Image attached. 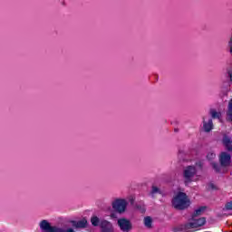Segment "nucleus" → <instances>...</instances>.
Instances as JSON below:
<instances>
[{
  "mask_svg": "<svg viewBox=\"0 0 232 232\" xmlns=\"http://www.w3.org/2000/svg\"><path fill=\"white\" fill-rule=\"evenodd\" d=\"M189 204H191V202L189 201L188 195L184 192H178L172 199V206L175 209H188Z\"/></svg>",
  "mask_w": 232,
  "mask_h": 232,
  "instance_id": "obj_1",
  "label": "nucleus"
},
{
  "mask_svg": "<svg viewBox=\"0 0 232 232\" xmlns=\"http://www.w3.org/2000/svg\"><path fill=\"white\" fill-rule=\"evenodd\" d=\"M206 224V218H198L196 216H192V218L189 219L188 223H186L183 227L185 231H191V229H197V227H202Z\"/></svg>",
  "mask_w": 232,
  "mask_h": 232,
  "instance_id": "obj_2",
  "label": "nucleus"
},
{
  "mask_svg": "<svg viewBox=\"0 0 232 232\" xmlns=\"http://www.w3.org/2000/svg\"><path fill=\"white\" fill-rule=\"evenodd\" d=\"M111 208L116 213L122 215L126 213V209H128V200L122 198H116L111 201Z\"/></svg>",
  "mask_w": 232,
  "mask_h": 232,
  "instance_id": "obj_3",
  "label": "nucleus"
},
{
  "mask_svg": "<svg viewBox=\"0 0 232 232\" xmlns=\"http://www.w3.org/2000/svg\"><path fill=\"white\" fill-rule=\"evenodd\" d=\"M197 166H187L183 169V179L185 184H191L195 180V175H197Z\"/></svg>",
  "mask_w": 232,
  "mask_h": 232,
  "instance_id": "obj_4",
  "label": "nucleus"
},
{
  "mask_svg": "<svg viewBox=\"0 0 232 232\" xmlns=\"http://www.w3.org/2000/svg\"><path fill=\"white\" fill-rule=\"evenodd\" d=\"M218 159L221 168H229L231 166V154L229 152H220Z\"/></svg>",
  "mask_w": 232,
  "mask_h": 232,
  "instance_id": "obj_5",
  "label": "nucleus"
},
{
  "mask_svg": "<svg viewBox=\"0 0 232 232\" xmlns=\"http://www.w3.org/2000/svg\"><path fill=\"white\" fill-rule=\"evenodd\" d=\"M40 229L44 232H59V228L57 227H53L46 219L40 222Z\"/></svg>",
  "mask_w": 232,
  "mask_h": 232,
  "instance_id": "obj_6",
  "label": "nucleus"
},
{
  "mask_svg": "<svg viewBox=\"0 0 232 232\" xmlns=\"http://www.w3.org/2000/svg\"><path fill=\"white\" fill-rule=\"evenodd\" d=\"M118 226L121 231L128 232L131 229V223L126 218L118 219Z\"/></svg>",
  "mask_w": 232,
  "mask_h": 232,
  "instance_id": "obj_7",
  "label": "nucleus"
},
{
  "mask_svg": "<svg viewBox=\"0 0 232 232\" xmlns=\"http://www.w3.org/2000/svg\"><path fill=\"white\" fill-rule=\"evenodd\" d=\"M213 119L205 116L203 117V130L204 131H206V133H209V131H211V130H213Z\"/></svg>",
  "mask_w": 232,
  "mask_h": 232,
  "instance_id": "obj_8",
  "label": "nucleus"
},
{
  "mask_svg": "<svg viewBox=\"0 0 232 232\" xmlns=\"http://www.w3.org/2000/svg\"><path fill=\"white\" fill-rule=\"evenodd\" d=\"M100 227L102 229V232H113V225L108 220H102Z\"/></svg>",
  "mask_w": 232,
  "mask_h": 232,
  "instance_id": "obj_9",
  "label": "nucleus"
},
{
  "mask_svg": "<svg viewBox=\"0 0 232 232\" xmlns=\"http://www.w3.org/2000/svg\"><path fill=\"white\" fill-rule=\"evenodd\" d=\"M208 115L211 117V119H220V117H222V112L217 111L215 108H211L208 111Z\"/></svg>",
  "mask_w": 232,
  "mask_h": 232,
  "instance_id": "obj_10",
  "label": "nucleus"
},
{
  "mask_svg": "<svg viewBox=\"0 0 232 232\" xmlns=\"http://www.w3.org/2000/svg\"><path fill=\"white\" fill-rule=\"evenodd\" d=\"M223 145L227 150V151H232V140L231 138L225 136L223 138Z\"/></svg>",
  "mask_w": 232,
  "mask_h": 232,
  "instance_id": "obj_11",
  "label": "nucleus"
},
{
  "mask_svg": "<svg viewBox=\"0 0 232 232\" xmlns=\"http://www.w3.org/2000/svg\"><path fill=\"white\" fill-rule=\"evenodd\" d=\"M87 224H88V221L86 219H82L78 222H73L72 226L73 227H76V228H82V227H86Z\"/></svg>",
  "mask_w": 232,
  "mask_h": 232,
  "instance_id": "obj_12",
  "label": "nucleus"
},
{
  "mask_svg": "<svg viewBox=\"0 0 232 232\" xmlns=\"http://www.w3.org/2000/svg\"><path fill=\"white\" fill-rule=\"evenodd\" d=\"M91 223L94 227H97V226H101V219L97 216H92L91 218Z\"/></svg>",
  "mask_w": 232,
  "mask_h": 232,
  "instance_id": "obj_13",
  "label": "nucleus"
},
{
  "mask_svg": "<svg viewBox=\"0 0 232 232\" xmlns=\"http://www.w3.org/2000/svg\"><path fill=\"white\" fill-rule=\"evenodd\" d=\"M204 211H206V207H199L198 208H197L192 217H200V215H202L204 213Z\"/></svg>",
  "mask_w": 232,
  "mask_h": 232,
  "instance_id": "obj_14",
  "label": "nucleus"
},
{
  "mask_svg": "<svg viewBox=\"0 0 232 232\" xmlns=\"http://www.w3.org/2000/svg\"><path fill=\"white\" fill-rule=\"evenodd\" d=\"M153 220L150 218V217H147L144 218V226L146 227H151V224H152Z\"/></svg>",
  "mask_w": 232,
  "mask_h": 232,
  "instance_id": "obj_15",
  "label": "nucleus"
},
{
  "mask_svg": "<svg viewBox=\"0 0 232 232\" xmlns=\"http://www.w3.org/2000/svg\"><path fill=\"white\" fill-rule=\"evenodd\" d=\"M217 158V154H215V152L210 151L207 154V159L208 160H214V159Z\"/></svg>",
  "mask_w": 232,
  "mask_h": 232,
  "instance_id": "obj_16",
  "label": "nucleus"
},
{
  "mask_svg": "<svg viewBox=\"0 0 232 232\" xmlns=\"http://www.w3.org/2000/svg\"><path fill=\"white\" fill-rule=\"evenodd\" d=\"M207 189L208 191H215V189H218L217 185H215L214 183H208L207 186Z\"/></svg>",
  "mask_w": 232,
  "mask_h": 232,
  "instance_id": "obj_17",
  "label": "nucleus"
},
{
  "mask_svg": "<svg viewBox=\"0 0 232 232\" xmlns=\"http://www.w3.org/2000/svg\"><path fill=\"white\" fill-rule=\"evenodd\" d=\"M212 168L215 169V171H220V166L215 162L211 163Z\"/></svg>",
  "mask_w": 232,
  "mask_h": 232,
  "instance_id": "obj_18",
  "label": "nucleus"
},
{
  "mask_svg": "<svg viewBox=\"0 0 232 232\" xmlns=\"http://www.w3.org/2000/svg\"><path fill=\"white\" fill-rule=\"evenodd\" d=\"M157 193H160V189H159L157 187L153 186L151 189V195H155Z\"/></svg>",
  "mask_w": 232,
  "mask_h": 232,
  "instance_id": "obj_19",
  "label": "nucleus"
},
{
  "mask_svg": "<svg viewBox=\"0 0 232 232\" xmlns=\"http://www.w3.org/2000/svg\"><path fill=\"white\" fill-rule=\"evenodd\" d=\"M228 46H229V49H230V53L232 54V35L228 41Z\"/></svg>",
  "mask_w": 232,
  "mask_h": 232,
  "instance_id": "obj_20",
  "label": "nucleus"
},
{
  "mask_svg": "<svg viewBox=\"0 0 232 232\" xmlns=\"http://www.w3.org/2000/svg\"><path fill=\"white\" fill-rule=\"evenodd\" d=\"M226 208L231 210L232 209V201L227 203Z\"/></svg>",
  "mask_w": 232,
  "mask_h": 232,
  "instance_id": "obj_21",
  "label": "nucleus"
},
{
  "mask_svg": "<svg viewBox=\"0 0 232 232\" xmlns=\"http://www.w3.org/2000/svg\"><path fill=\"white\" fill-rule=\"evenodd\" d=\"M59 232H75V230H73L72 228H68L66 230H59Z\"/></svg>",
  "mask_w": 232,
  "mask_h": 232,
  "instance_id": "obj_22",
  "label": "nucleus"
},
{
  "mask_svg": "<svg viewBox=\"0 0 232 232\" xmlns=\"http://www.w3.org/2000/svg\"><path fill=\"white\" fill-rule=\"evenodd\" d=\"M111 218H117V215L115 213L111 214Z\"/></svg>",
  "mask_w": 232,
  "mask_h": 232,
  "instance_id": "obj_23",
  "label": "nucleus"
},
{
  "mask_svg": "<svg viewBox=\"0 0 232 232\" xmlns=\"http://www.w3.org/2000/svg\"><path fill=\"white\" fill-rule=\"evenodd\" d=\"M62 5H63V6H64L66 4L64 2H63Z\"/></svg>",
  "mask_w": 232,
  "mask_h": 232,
  "instance_id": "obj_24",
  "label": "nucleus"
}]
</instances>
